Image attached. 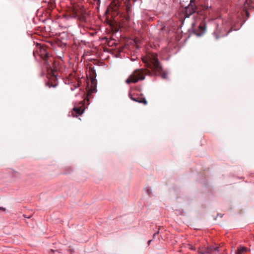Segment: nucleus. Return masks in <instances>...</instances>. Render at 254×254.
Wrapping results in <instances>:
<instances>
[{
  "label": "nucleus",
  "instance_id": "1",
  "mask_svg": "<svg viewBox=\"0 0 254 254\" xmlns=\"http://www.w3.org/2000/svg\"><path fill=\"white\" fill-rule=\"evenodd\" d=\"M120 7L121 2L119 0H114L112 1L106 11V13L111 12L112 17L114 18L113 20L110 21L109 25L112 30L115 32H118L120 28L117 20L115 19V17L120 13L119 9Z\"/></svg>",
  "mask_w": 254,
  "mask_h": 254
},
{
  "label": "nucleus",
  "instance_id": "2",
  "mask_svg": "<svg viewBox=\"0 0 254 254\" xmlns=\"http://www.w3.org/2000/svg\"><path fill=\"white\" fill-rule=\"evenodd\" d=\"M142 61L146 64L147 67L152 69L160 74L163 79L167 78V73L162 71V66L158 61L156 55L154 54L151 55L149 56L147 60L143 59Z\"/></svg>",
  "mask_w": 254,
  "mask_h": 254
},
{
  "label": "nucleus",
  "instance_id": "3",
  "mask_svg": "<svg viewBox=\"0 0 254 254\" xmlns=\"http://www.w3.org/2000/svg\"><path fill=\"white\" fill-rule=\"evenodd\" d=\"M150 72L146 69L139 68L134 70L126 80V83L130 84L135 83L139 80H143L145 79V76L150 74Z\"/></svg>",
  "mask_w": 254,
  "mask_h": 254
},
{
  "label": "nucleus",
  "instance_id": "4",
  "mask_svg": "<svg viewBox=\"0 0 254 254\" xmlns=\"http://www.w3.org/2000/svg\"><path fill=\"white\" fill-rule=\"evenodd\" d=\"M185 12L187 17H189L195 12L198 14H201V11H199V8L195 3V0H190L189 4L185 7Z\"/></svg>",
  "mask_w": 254,
  "mask_h": 254
},
{
  "label": "nucleus",
  "instance_id": "5",
  "mask_svg": "<svg viewBox=\"0 0 254 254\" xmlns=\"http://www.w3.org/2000/svg\"><path fill=\"white\" fill-rule=\"evenodd\" d=\"M73 12L74 16L77 17L80 22H87V13L83 8H75Z\"/></svg>",
  "mask_w": 254,
  "mask_h": 254
},
{
  "label": "nucleus",
  "instance_id": "6",
  "mask_svg": "<svg viewBox=\"0 0 254 254\" xmlns=\"http://www.w3.org/2000/svg\"><path fill=\"white\" fill-rule=\"evenodd\" d=\"M39 55L45 62L49 60L50 58L48 52L47 51V47L43 45H40Z\"/></svg>",
  "mask_w": 254,
  "mask_h": 254
},
{
  "label": "nucleus",
  "instance_id": "7",
  "mask_svg": "<svg viewBox=\"0 0 254 254\" xmlns=\"http://www.w3.org/2000/svg\"><path fill=\"white\" fill-rule=\"evenodd\" d=\"M45 64L47 66V68H50L53 72L58 70L57 66L58 63L54 61L53 58H50L48 61L45 62Z\"/></svg>",
  "mask_w": 254,
  "mask_h": 254
},
{
  "label": "nucleus",
  "instance_id": "8",
  "mask_svg": "<svg viewBox=\"0 0 254 254\" xmlns=\"http://www.w3.org/2000/svg\"><path fill=\"white\" fill-rule=\"evenodd\" d=\"M81 106L79 107L75 106L73 109V112H72V115L73 116H77L81 115L84 110V106L83 101L80 102Z\"/></svg>",
  "mask_w": 254,
  "mask_h": 254
},
{
  "label": "nucleus",
  "instance_id": "9",
  "mask_svg": "<svg viewBox=\"0 0 254 254\" xmlns=\"http://www.w3.org/2000/svg\"><path fill=\"white\" fill-rule=\"evenodd\" d=\"M206 31V23L205 22L202 21L201 22L197 30H195V33L198 35L200 36L205 33Z\"/></svg>",
  "mask_w": 254,
  "mask_h": 254
},
{
  "label": "nucleus",
  "instance_id": "10",
  "mask_svg": "<svg viewBox=\"0 0 254 254\" xmlns=\"http://www.w3.org/2000/svg\"><path fill=\"white\" fill-rule=\"evenodd\" d=\"M219 252V247L213 248L211 246L205 248L203 252H201V254H211L213 252L218 253Z\"/></svg>",
  "mask_w": 254,
  "mask_h": 254
},
{
  "label": "nucleus",
  "instance_id": "11",
  "mask_svg": "<svg viewBox=\"0 0 254 254\" xmlns=\"http://www.w3.org/2000/svg\"><path fill=\"white\" fill-rule=\"evenodd\" d=\"M130 99L134 101L138 102L139 103H142L144 105H146L147 103L145 98L142 97H137L136 98L130 97Z\"/></svg>",
  "mask_w": 254,
  "mask_h": 254
},
{
  "label": "nucleus",
  "instance_id": "12",
  "mask_svg": "<svg viewBox=\"0 0 254 254\" xmlns=\"http://www.w3.org/2000/svg\"><path fill=\"white\" fill-rule=\"evenodd\" d=\"M250 250L245 247H240L238 248L236 254H246Z\"/></svg>",
  "mask_w": 254,
  "mask_h": 254
},
{
  "label": "nucleus",
  "instance_id": "13",
  "mask_svg": "<svg viewBox=\"0 0 254 254\" xmlns=\"http://www.w3.org/2000/svg\"><path fill=\"white\" fill-rule=\"evenodd\" d=\"M129 1L128 0L127 2L126 1L125 2V4L126 5V9L127 13H128L130 11V7L131 5L129 4Z\"/></svg>",
  "mask_w": 254,
  "mask_h": 254
},
{
  "label": "nucleus",
  "instance_id": "14",
  "mask_svg": "<svg viewBox=\"0 0 254 254\" xmlns=\"http://www.w3.org/2000/svg\"><path fill=\"white\" fill-rule=\"evenodd\" d=\"M46 85L47 86H48L49 87H55L56 86H57V84H53L52 82H51L50 81H49L47 83H46Z\"/></svg>",
  "mask_w": 254,
  "mask_h": 254
},
{
  "label": "nucleus",
  "instance_id": "15",
  "mask_svg": "<svg viewBox=\"0 0 254 254\" xmlns=\"http://www.w3.org/2000/svg\"><path fill=\"white\" fill-rule=\"evenodd\" d=\"M231 31H232V28L229 29L228 31H226V33L220 34V37H223L225 36H227Z\"/></svg>",
  "mask_w": 254,
  "mask_h": 254
},
{
  "label": "nucleus",
  "instance_id": "16",
  "mask_svg": "<svg viewBox=\"0 0 254 254\" xmlns=\"http://www.w3.org/2000/svg\"><path fill=\"white\" fill-rule=\"evenodd\" d=\"M96 90L95 88H93V89H91L88 91V96L90 95L93 92H95Z\"/></svg>",
  "mask_w": 254,
  "mask_h": 254
},
{
  "label": "nucleus",
  "instance_id": "17",
  "mask_svg": "<svg viewBox=\"0 0 254 254\" xmlns=\"http://www.w3.org/2000/svg\"><path fill=\"white\" fill-rule=\"evenodd\" d=\"M158 233H159V230H158L156 233H155L153 235V239H155V238H156V236L157 235H158Z\"/></svg>",
  "mask_w": 254,
  "mask_h": 254
},
{
  "label": "nucleus",
  "instance_id": "18",
  "mask_svg": "<svg viewBox=\"0 0 254 254\" xmlns=\"http://www.w3.org/2000/svg\"><path fill=\"white\" fill-rule=\"evenodd\" d=\"M0 210H2V211H5L6 209H5V208H4L2 207H0Z\"/></svg>",
  "mask_w": 254,
  "mask_h": 254
},
{
  "label": "nucleus",
  "instance_id": "19",
  "mask_svg": "<svg viewBox=\"0 0 254 254\" xmlns=\"http://www.w3.org/2000/svg\"><path fill=\"white\" fill-rule=\"evenodd\" d=\"M50 252L53 253V252H55V251L54 250H53V249H51L50 250Z\"/></svg>",
  "mask_w": 254,
  "mask_h": 254
},
{
  "label": "nucleus",
  "instance_id": "20",
  "mask_svg": "<svg viewBox=\"0 0 254 254\" xmlns=\"http://www.w3.org/2000/svg\"><path fill=\"white\" fill-rule=\"evenodd\" d=\"M151 240H149L148 241V244L149 245L151 243Z\"/></svg>",
  "mask_w": 254,
  "mask_h": 254
},
{
  "label": "nucleus",
  "instance_id": "21",
  "mask_svg": "<svg viewBox=\"0 0 254 254\" xmlns=\"http://www.w3.org/2000/svg\"><path fill=\"white\" fill-rule=\"evenodd\" d=\"M246 13L247 17H249V13L247 11H246Z\"/></svg>",
  "mask_w": 254,
  "mask_h": 254
}]
</instances>
